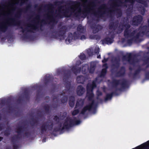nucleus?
Here are the masks:
<instances>
[{
    "instance_id": "1",
    "label": "nucleus",
    "mask_w": 149,
    "mask_h": 149,
    "mask_svg": "<svg viewBox=\"0 0 149 149\" xmlns=\"http://www.w3.org/2000/svg\"><path fill=\"white\" fill-rule=\"evenodd\" d=\"M65 3L63 1H58L54 2V5L51 3L46 4L43 6L41 5L39 7L38 10L40 11L42 10L43 7L45 8H47L48 10H51L49 11V13L47 14V19L49 20L51 22L55 23L57 22L56 20V17L62 18L63 16L65 17H70L71 14H68L70 11L69 8H66L65 10H64L63 15H62L60 13L61 12L62 9L64 6L61 5Z\"/></svg>"
},
{
    "instance_id": "2",
    "label": "nucleus",
    "mask_w": 149,
    "mask_h": 149,
    "mask_svg": "<svg viewBox=\"0 0 149 149\" xmlns=\"http://www.w3.org/2000/svg\"><path fill=\"white\" fill-rule=\"evenodd\" d=\"M31 7L30 4H28L26 8H19L15 7L13 10L17 9V11L15 13L13 18H10L8 19L10 22H7L0 25V31L3 32H5L7 30L8 26H20L21 21L20 19L22 13H26L29 11Z\"/></svg>"
},
{
    "instance_id": "3",
    "label": "nucleus",
    "mask_w": 149,
    "mask_h": 149,
    "mask_svg": "<svg viewBox=\"0 0 149 149\" xmlns=\"http://www.w3.org/2000/svg\"><path fill=\"white\" fill-rule=\"evenodd\" d=\"M87 96L88 97V100L89 101H92L91 103L85 106L81 111V113L84 115L87 110L91 111L93 110L94 113H95L96 105L95 104V101L93 100L94 94L93 91L87 92Z\"/></svg>"
},
{
    "instance_id": "4",
    "label": "nucleus",
    "mask_w": 149,
    "mask_h": 149,
    "mask_svg": "<svg viewBox=\"0 0 149 149\" xmlns=\"http://www.w3.org/2000/svg\"><path fill=\"white\" fill-rule=\"evenodd\" d=\"M33 24H31L30 26H28L29 27H31V29L29 30H28L27 28L24 29L22 26H21L20 28L22 29V32L24 33L26 31H27L28 32L33 33V30L38 31L39 30V28H40V30H41V28L42 26V24H46L47 23L46 21L45 20H42L40 23L38 21H35L34 19L33 20Z\"/></svg>"
},
{
    "instance_id": "5",
    "label": "nucleus",
    "mask_w": 149,
    "mask_h": 149,
    "mask_svg": "<svg viewBox=\"0 0 149 149\" xmlns=\"http://www.w3.org/2000/svg\"><path fill=\"white\" fill-rule=\"evenodd\" d=\"M124 26L125 29L124 32V36L126 38H131L138 31L137 29L134 30L132 31L131 29H130L131 26L128 23H126L123 25L122 26L121 28V25H120L118 26V28L123 30V26Z\"/></svg>"
},
{
    "instance_id": "6",
    "label": "nucleus",
    "mask_w": 149,
    "mask_h": 149,
    "mask_svg": "<svg viewBox=\"0 0 149 149\" xmlns=\"http://www.w3.org/2000/svg\"><path fill=\"white\" fill-rule=\"evenodd\" d=\"M67 30V28L65 26H62L58 31L54 29L52 31V32L55 34L52 35L51 38L57 39L58 37H61L62 38L61 39V40H64L65 38V34Z\"/></svg>"
},
{
    "instance_id": "7",
    "label": "nucleus",
    "mask_w": 149,
    "mask_h": 149,
    "mask_svg": "<svg viewBox=\"0 0 149 149\" xmlns=\"http://www.w3.org/2000/svg\"><path fill=\"white\" fill-rule=\"evenodd\" d=\"M79 120H77L76 117L72 118L70 117H67L65 120L64 126L68 127V129L74 125L79 124L81 123Z\"/></svg>"
},
{
    "instance_id": "8",
    "label": "nucleus",
    "mask_w": 149,
    "mask_h": 149,
    "mask_svg": "<svg viewBox=\"0 0 149 149\" xmlns=\"http://www.w3.org/2000/svg\"><path fill=\"white\" fill-rule=\"evenodd\" d=\"M53 122L50 120L42 123L40 127L41 133L43 134L47 130L51 131L53 129Z\"/></svg>"
},
{
    "instance_id": "9",
    "label": "nucleus",
    "mask_w": 149,
    "mask_h": 149,
    "mask_svg": "<svg viewBox=\"0 0 149 149\" xmlns=\"http://www.w3.org/2000/svg\"><path fill=\"white\" fill-rule=\"evenodd\" d=\"M115 3H114L113 4V5L111 9L109 10V16L111 17V14L113 12L116 11L118 16L120 17L122 15V13L121 10L119 9L116 8V7L119 6L120 4L122 3V2L121 0H113Z\"/></svg>"
},
{
    "instance_id": "10",
    "label": "nucleus",
    "mask_w": 149,
    "mask_h": 149,
    "mask_svg": "<svg viewBox=\"0 0 149 149\" xmlns=\"http://www.w3.org/2000/svg\"><path fill=\"white\" fill-rule=\"evenodd\" d=\"M139 29L140 30L139 32L137 33L135 36L134 35L132 37L134 39V40H136L138 39L141 36V34H142L143 35H146L149 32V25L141 26Z\"/></svg>"
},
{
    "instance_id": "11",
    "label": "nucleus",
    "mask_w": 149,
    "mask_h": 149,
    "mask_svg": "<svg viewBox=\"0 0 149 149\" xmlns=\"http://www.w3.org/2000/svg\"><path fill=\"white\" fill-rule=\"evenodd\" d=\"M107 6L105 4H102L98 8V10L97 12L94 13V15L96 17H102L104 14L108 13L106 9Z\"/></svg>"
},
{
    "instance_id": "12",
    "label": "nucleus",
    "mask_w": 149,
    "mask_h": 149,
    "mask_svg": "<svg viewBox=\"0 0 149 149\" xmlns=\"http://www.w3.org/2000/svg\"><path fill=\"white\" fill-rule=\"evenodd\" d=\"M90 4L92 6L85 7V8L82 11V14L84 15V17H86L87 14L90 13L91 11L93 9V7L95 6V3L94 1L91 2Z\"/></svg>"
},
{
    "instance_id": "13",
    "label": "nucleus",
    "mask_w": 149,
    "mask_h": 149,
    "mask_svg": "<svg viewBox=\"0 0 149 149\" xmlns=\"http://www.w3.org/2000/svg\"><path fill=\"white\" fill-rule=\"evenodd\" d=\"M143 20V17L140 15H138L134 16L132 20V24L137 26L140 24Z\"/></svg>"
},
{
    "instance_id": "14",
    "label": "nucleus",
    "mask_w": 149,
    "mask_h": 149,
    "mask_svg": "<svg viewBox=\"0 0 149 149\" xmlns=\"http://www.w3.org/2000/svg\"><path fill=\"white\" fill-rule=\"evenodd\" d=\"M135 57V55H133L130 53L126 55H124L122 57V59L124 61H127L130 63L132 64L134 62L133 58Z\"/></svg>"
},
{
    "instance_id": "15",
    "label": "nucleus",
    "mask_w": 149,
    "mask_h": 149,
    "mask_svg": "<svg viewBox=\"0 0 149 149\" xmlns=\"http://www.w3.org/2000/svg\"><path fill=\"white\" fill-rule=\"evenodd\" d=\"M91 28L93 30V33H95L102 29V27L100 24H93L91 25Z\"/></svg>"
},
{
    "instance_id": "16",
    "label": "nucleus",
    "mask_w": 149,
    "mask_h": 149,
    "mask_svg": "<svg viewBox=\"0 0 149 149\" xmlns=\"http://www.w3.org/2000/svg\"><path fill=\"white\" fill-rule=\"evenodd\" d=\"M118 24L119 22L118 20L110 22L109 25V29L110 30H115L117 29Z\"/></svg>"
},
{
    "instance_id": "17",
    "label": "nucleus",
    "mask_w": 149,
    "mask_h": 149,
    "mask_svg": "<svg viewBox=\"0 0 149 149\" xmlns=\"http://www.w3.org/2000/svg\"><path fill=\"white\" fill-rule=\"evenodd\" d=\"M136 1L138 3L141 4L145 7L147 6V3L145 0H125V2H129L132 4H134Z\"/></svg>"
},
{
    "instance_id": "18",
    "label": "nucleus",
    "mask_w": 149,
    "mask_h": 149,
    "mask_svg": "<svg viewBox=\"0 0 149 149\" xmlns=\"http://www.w3.org/2000/svg\"><path fill=\"white\" fill-rule=\"evenodd\" d=\"M97 85L95 81H93L92 84L88 83L86 86L87 92L93 91V89L96 87Z\"/></svg>"
},
{
    "instance_id": "19",
    "label": "nucleus",
    "mask_w": 149,
    "mask_h": 149,
    "mask_svg": "<svg viewBox=\"0 0 149 149\" xmlns=\"http://www.w3.org/2000/svg\"><path fill=\"white\" fill-rule=\"evenodd\" d=\"M117 90L121 91V88L117 89L114 92H112L110 93L107 94L106 95V97H105V100L106 101L109 100L111 99L114 94L117 95H118V94L117 93Z\"/></svg>"
},
{
    "instance_id": "20",
    "label": "nucleus",
    "mask_w": 149,
    "mask_h": 149,
    "mask_svg": "<svg viewBox=\"0 0 149 149\" xmlns=\"http://www.w3.org/2000/svg\"><path fill=\"white\" fill-rule=\"evenodd\" d=\"M85 88L81 85L78 86L77 90V95L80 96L82 95L85 92Z\"/></svg>"
},
{
    "instance_id": "21",
    "label": "nucleus",
    "mask_w": 149,
    "mask_h": 149,
    "mask_svg": "<svg viewBox=\"0 0 149 149\" xmlns=\"http://www.w3.org/2000/svg\"><path fill=\"white\" fill-rule=\"evenodd\" d=\"M125 69L124 66H122L119 71L116 73V76L118 77L123 76L125 74Z\"/></svg>"
},
{
    "instance_id": "22",
    "label": "nucleus",
    "mask_w": 149,
    "mask_h": 149,
    "mask_svg": "<svg viewBox=\"0 0 149 149\" xmlns=\"http://www.w3.org/2000/svg\"><path fill=\"white\" fill-rule=\"evenodd\" d=\"M119 84L121 85V88L122 89H125L128 87V81L126 79H125L120 80Z\"/></svg>"
},
{
    "instance_id": "23",
    "label": "nucleus",
    "mask_w": 149,
    "mask_h": 149,
    "mask_svg": "<svg viewBox=\"0 0 149 149\" xmlns=\"http://www.w3.org/2000/svg\"><path fill=\"white\" fill-rule=\"evenodd\" d=\"M64 72V76L63 77V80L65 81L68 80L70 77L71 75V72L70 70H65Z\"/></svg>"
},
{
    "instance_id": "24",
    "label": "nucleus",
    "mask_w": 149,
    "mask_h": 149,
    "mask_svg": "<svg viewBox=\"0 0 149 149\" xmlns=\"http://www.w3.org/2000/svg\"><path fill=\"white\" fill-rule=\"evenodd\" d=\"M26 127H25L24 126H18L16 128V132L18 135H20L24 132L26 131Z\"/></svg>"
},
{
    "instance_id": "25",
    "label": "nucleus",
    "mask_w": 149,
    "mask_h": 149,
    "mask_svg": "<svg viewBox=\"0 0 149 149\" xmlns=\"http://www.w3.org/2000/svg\"><path fill=\"white\" fill-rule=\"evenodd\" d=\"M78 10L77 12L74 13V16L78 19H80L81 17H83V16H81V9L80 7L78 8Z\"/></svg>"
},
{
    "instance_id": "26",
    "label": "nucleus",
    "mask_w": 149,
    "mask_h": 149,
    "mask_svg": "<svg viewBox=\"0 0 149 149\" xmlns=\"http://www.w3.org/2000/svg\"><path fill=\"white\" fill-rule=\"evenodd\" d=\"M72 71L75 74L79 73L81 70V68L77 65L72 67L71 69Z\"/></svg>"
},
{
    "instance_id": "27",
    "label": "nucleus",
    "mask_w": 149,
    "mask_h": 149,
    "mask_svg": "<svg viewBox=\"0 0 149 149\" xmlns=\"http://www.w3.org/2000/svg\"><path fill=\"white\" fill-rule=\"evenodd\" d=\"M84 104V100L81 99H78L77 100L75 108L82 107Z\"/></svg>"
},
{
    "instance_id": "28",
    "label": "nucleus",
    "mask_w": 149,
    "mask_h": 149,
    "mask_svg": "<svg viewBox=\"0 0 149 149\" xmlns=\"http://www.w3.org/2000/svg\"><path fill=\"white\" fill-rule=\"evenodd\" d=\"M113 40L109 37H106L102 40L103 44H111L113 42Z\"/></svg>"
},
{
    "instance_id": "29",
    "label": "nucleus",
    "mask_w": 149,
    "mask_h": 149,
    "mask_svg": "<svg viewBox=\"0 0 149 149\" xmlns=\"http://www.w3.org/2000/svg\"><path fill=\"white\" fill-rule=\"evenodd\" d=\"M51 80V77L49 74H46L44 79V84L45 85L47 86L48 84L50 82Z\"/></svg>"
},
{
    "instance_id": "30",
    "label": "nucleus",
    "mask_w": 149,
    "mask_h": 149,
    "mask_svg": "<svg viewBox=\"0 0 149 149\" xmlns=\"http://www.w3.org/2000/svg\"><path fill=\"white\" fill-rule=\"evenodd\" d=\"M96 67V64L94 62H91V63L90 66L89 70L90 73H93Z\"/></svg>"
},
{
    "instance_id": "31",
    "label": "nucleus",
    "mask_w": 149,
    "mask_h": 149,
    "mask_svg": "<svg viewBox=\"0 0 149 149\" xmlns=\"http://www.w3.org/2000/svg\"><path fill=\"white\" fill-rule=\"evenodd\" d=\"M17 140L15 137H13L12 138L11 142L12 144L13 145V149H17L19 146L16 143L17 142Z\"/></svg>"
},
{
    "instance_id": "32",
    "label": "nucleus",
    "mask_w": 149,
    "mask_h": 149,
    "mask_svg": "<svg viewBox=\"0 0 149 149\" xmlns=\"http://www.w3.org/2000/svg\"><path fill=\"white\" fill-rule=\"evenodd\" d=\"M5 104L6 107L8 111H11L13 110V108L11 103V102L10 100H7Z\"/></svg>"
},
{
    "instance_id": "33",
    "label": "nucleus",
    "mask_w": 149,
    "mask_h": 149,
    "mask_svg": "<svg viewBox=\"0 0 149 149\" xmlns=\"http://www.w3.org/2000/svg\"><path fill=\"white\" fill-rule=\"evenodd\" d=\"M75 101V98L73 96H71L69 98V104L70 106L73 107L74 105Z\"/></svg>"
},
{
    "instance_id": "34",
    "label": "nucleus",
    "mask_w": 149,
    "mask_h": 149,
    "mask_svg": "<svg viewBox=\"0 0 149 149\" xmlns=\"http://www.w3.org/2000/svg\"><path fill=\"white\" fill-rule=\"evenodd\" d=\"M120 81V80H117L114 79L112 80L111 82V84L114 87L116 88L119 84Z\"/></svg>"
},
{
    "instance_id": "35",
    "label": "nucleus",
    "mask_w": 149,
    "mask_h": 149,
    "mask_svg": "<svg viewBox=\"0 0 149 149\" xmlns=\"http://www.w3.org/2000/svg\"><path fill=\"white\" fill-rule=\"evenodd\" d=\"M77 82L78 83L80 84H84L85 79L82 76H79L77 77Z\"/></svg>"
},
{
    "instance_id": "36",
    "label": "nucleus",
    "mask_w": 149,
    "mask_h": 149,
    "mask_svg": "<svg viewBox=\"0 0 149 149\" xmlns=\"http://www.w3.org/2000/svg\"><path fill=\"white\" fill-rule=\"evenodd\" d=\"M23 97L27 100H29L30 98V96L29 91L27 89L24 90L23 95Z\"/></svg>"
},
{
    "instance_id": "37",
    "label": "nucleus",
    "mask_w": 149,
    "mask_h": 149,
    "mask_svg": "<svg viewBox=\"0 0 149 149\" xmlns=\"http://www.w3.org/2000/svg\"><path fill=\"white\" fill-rule=\"evenodd\" d=\"M72 35L71 33L68 35L67 38L65 40V42L67 44H69L72 41Z\"/></svg>"
},
{
    "instance_id": "38",
    "label": "nucleus",
    "mask_w": 149,
    "mask_h": 149,
    "mask_svg": "<svg viewBox=\"0 0 149 149\" xmlns=\"http://www.w3.org/2000/svg\"><path fill=\"white\" fill-rule=\"evenodd\" d=\"M43 108L45 109L46 113L49 114V113L50 107L49 104H45Z\"/></svg>"
},
{
    "instance_id": "39",
    "label": "nucleus",
    "mask_w": 149,
    "mask_h": 149,
    "mask_svg": "<svg viewBox=\"0 0 149 149\" xmlns=\"http://www.w3.org/2000/svg\"><path fill=\"white\" fill-rule=\"evenodd\" d=\"M107 70H106L105 69H102V71L101 72L100 74V77H104L106 74L107 73Z\"/></svg>"
},
{
    "instance_id": "40",
    "label": "nucleus",
    "mask_w": 149,
    "mask_h": 149,
    "mask_svg": "<svg viewBox=\"0 0 149 149\" xmlns=\"http://www.w3.org/2000/svg\"><path fill=\"white\" fill-rule=\"evenodd\" d=\"M65 87L66 88L65 91L68 92H70L71 87L70 83L69 82H67L65 85Z\"/></svg>"
},
{
    "instance_id": "41",
    "label": "nucleus",
    "mask_w": 149,
    "mask_h": 149,
    "mask_svg": "<svg viewBox=\"0 0 149 149\" xmlns=\"http://www.w3.org/2000/svg\"><path fill=\"white\" fill-rule=\"evenodd\" d=\"M120 59L118 58H115L113 61V63L116 64L117 65H120Z\"/></svg>"
},
{
    "instance_id": "42",
    "label": "nucleus",
    "mask_w": 149,
    "mask_h": 149,
    "mask_svg": "<svg viewBox=\"0 0 149 149\" xmlns=\"http://www.w3.org/2000/svg\"><path fill=\"white\" fill-rule=\"evenodd\" d=\"M32 121L31 122V124L32 126H34L36 124H37L38 123V120L33 118L31 119Z\"/></svg>"
},
{
    "instance_id": "43",
    "label": "nucleus",
    "mask_w": 149,
    "mask_h": 149,
    "mask_svg": "<svg viewBox=\"0 0 149 149\" xmlns=\"http://www.w3.org/2000/svg\"><path fill=\"white\" fill-rule=\"evenodd\" d=\"M68 100V96L67 95L63 96V98L61 100V102L62 104L66 102Z\"/></svg>"
},
{
    "instance_id": "44",
    "label": "nucleus",
    "mask_w": 149,
    "mask_h": 149,
    "mask_svg": "<svg viewBox=\"0 0 149 149\" xmlns=\"http://www.w3.org/2000/svg\"><path fill=\"white\" fill-rule=\"evenodd\" d=\"M140 72V70L138 68L134 72L133 74V77L134 78H135L136 77V76L139 74Z\"/></svg>"
},
{
    "instance_id": "45",
    "label": "nucleus",
    "mask_w": 149,
    "mask_h": 149,
    "mask_svg": "<svg viewBox=\"0 0 149 149\" xmlns=\"http://www.w3.org/2000/svg\"><path fill=\"white\" fill-rule=\"evenodd\" d=\"M64 124H65V122L63 124V126L62 127V124L61 123H60L58 124V127H59V128H60V129L61 130V131H63L64 130L66 129H68V127L66 128V127L64 126Z\"/></svg>"
},
{
    "instance_id": "46",
    "label": "nucleus",
    "mask_w": 149,
    "mask_h": 149,
    "mask_svg": "<svg viewBox=\"0 0 149 149\" xmlns=\"http://www.w3.org/2000/svg\"><path fill=\"white\" fill-rule=\"evenodd\" d=\"M120 65H117L116 64L113 63L111 65V68L112 69H118L120 66Z\"/></svg>"
},
{
    "instance_id": "47",
    "label": "nucleus",
    "mask_w": 149,
    "mask_h": 149,
    "mask_svg": "<svg viewBox=\"0 0 149 149\" xmlns=\"http://www.w3.org/2000/svg\"><path fill=\"white\" fill-rule=\"evenodd\" d=\"M77 30L78 31L81 32V31L84 30V28L81 25L79 24L77 26Z\"/></svg>"
},
{
    "instance_id": "48",
    "label": "nucleus",
    "mask_w": 149,
    "mask_h": 149,
    "mask_svg": "<svg viewBox=\"0 0 149 149\" xmlns=\"http://www.w3.org/2000/svg\"><path fill=\"white\" fill-rule=\"evenodd\" d=\"M41 93V91L40 90H38L37 91V93L36 95V100H37L39 99L40 97V93Z\"/></svg>"
},
{
    "instance_id": "49",
    "label": "nucleus",
    "mask_w": 149,
    "mask_h": 149,
    "mask_svg": "<svg viewBox=\"0 0 149 149\" xmlns=\"http://www.w3.org/2000/svg\"><path fill=\"white\" fill-rule=\"evenodd\" d=\"M86 56L84 53H81L79 56V57L80 59L82 60H84L85 59Z\"/></svg>"
},
{
    "instance_id": "50",
    "label": "nucleus",
    "mask_w": 149,
    "mask_h": 149,
    "mask_svg": "<svg viewBox=\"0 0 149 149\" xmlns=\"http://www.w3.org/2000/svg\"><path fill=\"white\" fill-rule=\"evenodd\" d=\"M79 112V110L78 109H75L72 113V115L73 116H75L78 114Z\"/></svg>"
},
{
    "instance_id": "51",
    "label": "nucleus",
    "mask_w": 149,
    "mask_h": 149,
    "mask_svg": "<svg viewBox=\"0 0 149 149\" xmlns=\"http://www.w3.org/2000/svg\"><path fill=\"white\" fill-rule=\"evenodd\" d=\"M90 38L92 39H97L98 37L97 35H91L90 36Z\"/></svg>"
},
{
    "instance_id": "52",
    "label": "nucleus",
    "mask_w": 149,
    "mask_h": 149,
    "mask_svg": "<svg viewBox=\"0 0 149 149\" xmlns=\"http://www.w3.org/2000/svg\"><path fill=\"white\" fill-rule=\"evenodd\" d=\"M87 65L86 64L82 66V71L83 74H85L86 73V69H85L84 68L87 67Z\"/></svg>"
},
{
    "instance_id": "53",
    "label": "nucleus",
    "mask_w": 149,
    "mask_h": 149,
    "mask_svg": "<svg viewBox=\"0 0 149 149\" xmlns=\"http://www.w3.org/2000/svg\"><path fill=\"white\" fill-rule=\"evenodd\" d=\"M10 134V131L8 130H6L4 132V135L5 136H8Z\"/></svg>"
},
{
    "instance_id": "54",
    "label": "nucleus",
    "mask_w": 149,
    "mask_h": 149,
    "mask_svg": "<svg viewBox=\"0 0 149 149\" xmlns=\"http://www.w3.org/2000/svg\"><path fill=\"white\" fill-rule=\"evenodd\" d=\"M132 38L131 39H128L127 40V43L130 44H131L133 42V41L134 40V39L133 38V37H132Z\"/></svg>"
},
{
    "instance_id": "55",
    "label": "nucleus",
    "mask_w": 149,
    "mask_h": 149,
    "mask_svg": "<svg viewBox=\"0 0 149 149\" xmlns=\"http://www.w3.org/2000/svg\"><path fill=\"white\" fill-rule=\"evenodd\" d=\"M30 135L31 134L30 132H26L24 133L23 136L28 137L30 136Z\"/></svg>"
},
{
    "instance_id": "56",
    "label": "nucleus",
    "mask_w": 149,
    "mask_h": 149,
    "mask_svg": "<svg viewBox=\"0 0 149 149\" xmlns=\"http://www.w3.org/2000/svg\"><path fill=\"white\" fill-rule=\"evenodd\" d=\"M59 131H61V130L58 127H55L53 130V132H57Z\"/></svg>"
},
{
    "instance_id": "57",
    "label": "nucleus",
    "mask_w": 149,
    "mask_h": 149,
    "mask_svg": "<svg viewBox=\"0 0 149 149\" xmlns=\"http://www.w3.org/2000/svg\"><path fill=\"white\" fill-rule=\"evenodd\" d=\"M102 95V93L100 91L97 90V98L98 99V97Z\"/></svg>"
},
{
    "instance_id": "58",
    "label": "nucleus",
    "mask_w": 149,
    "mask_h": 149,
    "mask_svg": "<svg viewBox=\"0 0 149 149\" xmlns=\"http://www.w3.org/2000/svg\"><path fill=\"white\" fill-rule=\"evenodd\" d=\"M145 78L147 79H149V71L146 72L145 74Z\"/></svg>"
},
{
    "instance_id": "59",
    "label": "nucleus",
    "mask_w": 149,
    "mask_h": 149,
    "mask_svg": "<svg viewBox=\"0 0 149 149\" xmlns=\"http://www.w3.org/2000/svg\"><path fill=\"white\" fill-rule=\"evenodd\" d=\"M100 51V49L99 48H95L94 50V52L97 54H98L99 53Z\"/></svg>"
},
{
    "instance_id": "60",
    "label": "nucleus",
    "mask_w": 149,
    "mask_h": 149,
    "mask_svg": "<svg viewBox=\"0 0 149 149\" xmlns=\"http://www.w3.org/2000/svg\"><path fill=\"white\" fill-rule=\"evenodd\" d=\"M54 120L57 121H59V117L57 116L56 115L54 116Z\"/></svg>"
},
{
    "instance_id": "61",
    "label": "nucleus",
    "mask_w": 149,
    "mask_h": 149,
    "mask_svg": "<svg viewBox=\"0 0 149 149\" xmlns=\"http://www.w3.org/2000/svg\"><path fill=\"white\" fill-rule=\"evenodd\" d=\"M144 61L145 63H146V64H147L148 63H149V57H146V58L144 60Z\"/></svg>"
},
{
    "instance_id": "62",
    "label": "nucleus",
    "mask_w": 149,
    "mask_h": 149,
    "mask_svg": "<svg viewBox=\"0 0 149 149\" xmlns=\"http://www.w3.org/2000/svg\"><path fill=\"white\" fill-rule=\"evenodd\" d=\"M103 67L104 68H103V69H105L107 70L108 67L107 63H105L103 65Z\"/></svg>"
},
{
    "instance_id": "63",
    "label": "nucleus",
    "mask_w": 149,
    "mask_h": 149,
    "mask_svg": "<svg viewBox=\"0 0 149 149\" xmlns=\"http://www.w3.org/2000/svg\"><path fill=\"white\" fill-rule=\"evenodd\" d=\"M29 0H21L20 4L21 5H22L24 4L25 3L27 2Z\"/></svg>"
},
{
    "instance_id": "64",
    "label": "nucleus",
    "mask_w": 149,
    "mask_h": 149,
    "mask_svg": "<svg viewBox=\"0 0 149 149\" xmlns=\"http://www.w3.org/2000/svg\"><path fill=\"white\" fill-rule=\"evenodd\" d=\"M79 3L77 1H70V3H68V4H77Z\"/></svg>"
}]
</instances>
